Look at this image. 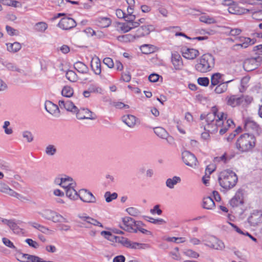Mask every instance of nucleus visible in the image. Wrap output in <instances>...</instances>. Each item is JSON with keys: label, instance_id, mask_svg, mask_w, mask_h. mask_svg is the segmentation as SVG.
I'll return each instance as SVG.
<instances>
[{"label": "nucleus", "instance_id": "obj_2", "mask_svg": "<svg viewBox=\"0 0 262 262\" xmlns=\"http://www.w3.org/2000/svg\"><path fill=\"white\" fill-rule=\"evenodd\" d=\"M255 144V137L252 134L245 133L237 138L235 146L237 150L243 153L251 151Z\"/></svg>", "mask_w": 262, "mask_h": 262}, {"label": "nucleus", "instance_id": "obj_62", "mask_svg": "<svg viewBox=\"0 0 262 262\" xmlns=\"http://www.w3.org/2000/svg\"><path fill=\"white\" fill-rule=\"evenodd\" d=\"M23 136L24 138L26 139L27 141L30 142L33 140V136L31 132L29 131H25L23 133Z\"/></svg>", "mask_w": 262, "mask_h": 262}, {"label": "nucleus", "instance_id": "obj_45", "mask_svg": "<svg viewBox=\"0 0 262 262\" xmlns=\"http://www.w3.org/2000/svg\"><path fill=\"white\" fill-rule=\"evenodd\" d=\"M48 28V25L45 22H39L35 24V29L38 32H43Z\"/></svg>", "mask_w": 262, "mask_h": 262}, {"label": "nucleus", "instance_id": "obj_43", "mask_svg": "<svg viewBox=\"0 0 262 262\" xmlns=\"http://www.w3.org/2000/svg\"><path fill=\"white\" fill-rule=\"evenodd\" d=\"M234 156V155H228L226 153H225L221 157H215L214 158L215 162H220V161H224V163L227 162Z\"/></svg>", "mask_w": 262, "mask_h": 262}, {"label": "nucleus", "instance_id": "obj_15", "mask_svg": "<svg viewBox=\"0 0 262 262\" xmlns=\"http://www.w3.org/2000/svg\"><path fill=\"white\" fill-rule=\"evenodd\" d=\"M79 198L83 202L94 203L96 202V198L93 194L86 189H81L79 192Z\"/></svg>", "mask_w": 262, "mask_h": 262}, {"label": "nucleus", "instance_id": "obj_7", "mask_svg": "<svg viewBox=\"0 0 262 262\" xmlns=\"http://www.w3.org/2000/svg\"><path fill=\"white\" fill-rule=\"evenodd\" d=\"M40 214L44 219L52 221L54 223L68 222L67 219L61 214L51 210H45L40 213Z\"/></svg>", "mask_w": 262, "mask_h": 262}, {"label": "nucleus", "instance_id": "obj_38", "mask_svg": "<svg viewBox=\"0 0 262 262\" xmlns=\"http://www.w3.org/2000/svg\"><path fill=\"white\" fill-rule=\"evenodd\" d=\"M7 49L9 52H17L21 48V46L20 43L17 42H15L13 43H7Z\"/></svg>", "mask_w": 262, "mask_h": 262}, {"label": "nucleus", "instance_id": "obj_30", "mask_svg": "<svg viewBox=\"0 0 262 262\" xmlns=\"http://www.w3.org/2000/svg\"><path fill=\"white\" fill-rule=\"evenodd\" d=\"M2 222L7 225L14 233H18L20 232V229L17 226L13 220L3 219Z\"/></svg>", "mask_w": 262, "mask_h": 262}, {"label": "nucleus", "instance_id": "obj_47", "mask_svg": "<svg viewBox=\"0 0 262 262\" xmlns=\"http://www.w3.org/2000/svg\"><path fill=\"white\" fill-rule=\"evenodd\" d=\"M164 239L168 242H173L176 243H183L186 241L185 237H165Z\"/></svg>", "mask_w": 262, "mask_h": 262}, {"label": "nucleus", "instance_id": "obj_56", "mask_svg": "<svg viewBox=\"0 0 262 262\" xmlns=\"http://www.w3.org/2000/svg\"><path fill=\"white\" fill-rule=\"evenodd\" d=\"M141 49L144 54H148L152 52L153 46L149 45H143L141 46Z\"/></svg>", "mask_w": 262, "mask_h": 262}, {"label": "nucleus", "instance_id": "obj_60", "mask_svg": "<svg viewBox=\"0 0 262 262\" xmlns=\"http://www.w3.org/2000/svg\"><path fill=\"white\" fill-rule=\"evenodd\" d=\"M252 17L253 19L262 20V10L252 12Z\"/></svg>", "mask_w": 262, "mask_h": 262}, {"label": "nucleus", "instance_id": "obj_48", "mask_svg": "<svg viewBox=\"0 0 262 262\" xmlns=\"http://www.w3.org/2000/svg\"><path fill=\"white\" fill-rule=\"evenodd\" d=\"M199 19L201 22L208 24H214L216 23L215 20L213 17H210L207 15L201 16Z\"/></svg>", "mask_w": 262, "mask_h": 262}, {"label": "nucleus", "instance_id": "obj_1", "mask_svg": "<svg viewBox=\"0 0 262 262\" xmlns=\"http://www.w3.org/2000/svg\"><path fill=\"white\" fill-rule=\"evenodd\" d=\"M227 117V114L223 112L219 113L216 106L212 107L211 112L206 115L204 130L210 132L211 134L216 133L218 127L223 125L224 120H226Z\"/></svg>", "mask_w": 262, "mask_h": 262}, {"label": "nucleus", "instance_id": "obj_12", "mask_svg": "<svg viewBox=\"0 0 262 262\" xmlns=\"http://www.w3.org/2000/svg\"><path fill=\"white\" fill-rule=\"evenodd\" d=\"M77 119L94 120L97 118L96 115L88 108H80L76 112Z\"/></svg>", "mask_w": 262, "mask_h": 262}, {"label": "nucleus", "instance_id": "obj_42", "mask_svg": "<svg viewBox=\"0 0 262 262\" xmlns=\"http://www.w3.org/2000/svg\"><path fill=\"white\" fill-rule=\"evenodd\" d=\"M73 90L69 86H64L61 91V94L66 97H70L73 95Z\"/></svg>", "mask_w": 262, "mask_h": 262}, {"label": "nucleus", "instance_id": "obj_39", "mask_svg": "<svg viewBox=\"0 0 262 262\" xmlns=\"http://www.w3.org/2000/svg\"><path fill=\"white\" fill-rule=\"evenodd\" d=\"M155 133L160 138L164 139L168 136L167 131L161 127H157L154 128Z\"/></svg>", "mask_w": 262, "mask_h": 262}, {"label": "nucleus", "instance_id": "obj_57", "mask_svg": "<svg viewBox=\"0 0 262 262\" xmlns=\"http://www.w3.org/2000/svg\"><path fill=\"white\" fill-rule=\"evenodd\" d=\"M127 212L130 215L137 216L140 214L139 210L134 207H129L126 209Z\"/></svg>", "mask_w": 262, "mask_h": 262}, {"label": "nucleus", "instance_id": "obj_51", "mask_svg": "<svg viewBox=\"0 0 262 262\" xmlns=\"http://www.w3.org/2000/svg\"><path fill=\"white\" fill-rule=\"evenodd\" d=\"M6 68L10 71H16L18 73H23V71L17 67L14 63L8 62L5 65Z\"/></svg>", "mask_w": 262, "mask_h": 262}, {"label": "nucleus", "instance_id": "obj_9", "mask_svg": "<svg viewBox=\"0 0 262 262\" xmlns=\"http://www.w3.org/2000/svg\"><path fill=\"white\" fill-rule=\"evenodd\" d=\"M203 242L205 246L215 250H222L225 248L224 243L214 236H209Z\"/></svg>", "mask_w": 262, "mask_h": 262}, {"label": "nucleus", "instance_id": "obj_55", "mask_svg": "<svg viewBox=\"0 0 262 262\" xmlns=\"http://www.w3.org/2000/svg\"><path fill=\"white\" fill-rule=\"evenodd\" d=\"M10 122L8 121H6L4 123V125L3 126V128L5 130V133L7 135H11L13 133L12 128L11 127H8L10 125Z\"/></svg>", "mask_w": 262, "mask_h": 262}, {"label": "nucleus", "instance_id": "obj_26", "mask_svg": "<svg viewBox=\"0 0 262 262\" xmlns=\"http://www.w3.org/2000/svg\"><path fill=\"white\" fill-rule=\"evenodd\" d=\"M91 66L92 69L96 74H100L101 72V62L100 59L98 57L95 56L92 57L91 60Z\"/></svg>", "mask_w": 262, "mask_h": 262}, {"label": "nucleus", "instance_id": "obj_10", "mask_svg": "<svg viewBox=\"0 0 262 262\" xmlns=\"http://www.w3.org/2000/svg\"><path fill=\"white\" fill-rule=\"evenodd\" d=\"M261 57L258 56L246 59L243 63V67L246 71H251L256 69L260 64Z\"/></svg>", "mask_w": 262, "mask_h": 262}, {"label": "nucleus", "instance_id": "obj_19", "mask_svg": "<svg viewBox=\"0 0 262 262\" xmlns=\"http://www.w3.org/2000/svg\"><path fill=\"white\" fill-rule=\"evenodd\" d=\"M58 25L63 30H69L75 27L76 23L75 20L72 18L64 17L60 20Z\"/></svg>", "mask_w": 262, "mask_h": 262}, {"label": "nucleus", "instance_id": "obj_32", "mask_svg": "<svg viewBox=\"0 0 262 262\" xmlns=\"http://www.w3.org/2000/svg\"><path fill=\"white\" fill-rule=\"evenodd\" d=\"M223 75L219 73L213 74L211 77V87L216 85L223 82H225L222 79Z\"/></svg>", "mask_w": 262, "mask_h": 262}, {"label": "nucleus", "instance_id": "obj_61", "mask_svg": "<svg viewBox=\"0 0 262 262\" xmlns=\"http://www.w3.org/2000/svg\"><path fill=\"white\" fill-rule=\"evenodd\" d=\"M103 63L106 65L109 68L114 67L115 63L112 58L109 57L104 58L103 59Z\"/></svg>", "mask_w": 262, "mask_h": 262}, {"label": "nucleus", "instance_id": "obj_33", "mask_svg": "<svg viewBox=\"0 0 262 262\" xmlns=\"http://www.w3.org/2000/svg\"><path fill=\"white\" fill-rule=\"evenodd\" d=\"M181 181V178L178 176H174L172 178H168L166 181V186L172 189L174 186L178 183H180Z\"/></svg>", "mask_w": 262, "mask_h": 262}, {"label": "nucleus", "instance_id": "obj_58", "mask_svg": "<svg viewBox=\"0 0 262 262\" xmlns=\"http://www.w3.org/2000/svg\"><path fill=\"white\" fill-rule=\"evenodd\" d=\"M184 254L187 256L191 257L193 258H197L199 257V254L191 249H188L184 251Z\"/></svg>", "mask_w": 262, "mask_h": 262}, {"label": "nucleus", "instance_id": "obj_50", "mask_svg": "<svg viewBox=\"0 0 262 262\" xmlns=\"http://www.w3.org/2000/svg\"><path fill=\"white\" fill-rule=\"evenodd\" d=\"M67 78L72 82H75L77 79L76 73L72 70H69L66 73Z\"/></svg>", "mask_w": 262, "mask_h": 262}, {"label": "nucleus", "instance_id": "obj_63", "mask_svg": "<svg viewBox=\"0 0 262 262\" xmlns=\"http://www.w3.org/2000/svg\"><path fill=\"white\" fill-rule=\"evenodd\" d=\"M91 93L101 94L102 90L101 88L95 85H91L89 88Z\"/></svg>", "mask_w": 262, "mask_h": 262}, {"label": "nucleus", "instance_id": "obj_31", "mask_svg": "<svg viewBox=\"0 0 262 262\" xmlns=\"http://www.w3.org/2000/svg\"><path fill=\"white\" fill-rule=\"evenodd\" d=\"M75 186H71L66 189V196L72 200H76L79 198V193L75 189Z\"/></svg>", "mask_w": 262, "mask_h": 262}, {"label": "nucleus", "instance_id": "obj_22", "mask_svg": "<svg viewBox=\"0 0 262 262\" xmlns=\"http://www.w3.org/2000/svg\"><path fill=\"white\" fill-rule=\"evenodd\" d=\"M59 105L54 104L50 101H46L45 103L46 110L55 117H59L60 110Z\"/></svg>", "mask_w": 262, "mask_h": 262}, {"label": "nucleus", "instance_id": "obj_29", "mask_svg": "<svg viewBox=\"0 0 262 262\" xmlns=\"http://www.w3.org/2000/svg\"><path fill=\"white\" fill-rule=\"evenodd\" d=\"M244 127L248 131L256 130L258 128V125L251 118H248L245 119Z\"/></svg>", "mask_w": 262, "mask_h": 262}, {"label": "nucleus", "instance_id": "obj_16", "mask_svg": "<svg viewBox=\"0 0 262 262\" xmlns=\"http://www.w3.org/2000/svg\"><path fill=\"white\" fill-rule=\"evenodd\" d=\"M137 28L134 34L136 39L148 35L154 30L152 25L142 26Z\"/></svg>", "mask_w": 262, "mask_h": 262}, {"label": "nucleus", "instance_id": "obj_5", "mask_svg": "<svg viewBox=\"0 0 262 262\" xmlns=\"http://www.w3.org/2000/svg\"><path fill=\"white\" fill-rule=\"evenodd\" d=\"M227 104L232 107H235L240 105H245L249 104L253 100L252 97L247 95H232L226 97Z\"/></svg>", "mask_w": 262, "mask_h": 262}, {"label": "nucleus", "instance_id": "obj_54", "mask_svg": "<svg viewBox=\"0 0 262 262\" xmlns=\"http://www.w3.org/2000/svg\"><path fill=\"white\" fill-rule=\"evenodd\" d=\"M146 218H147V221L155 224L163 225L166 223V221L162 219H154L149 216H147Z\"/></svg>", "mask_w": 262, "mask_h": 262}, {"label": "nucleus", "instance_id": "obj_21", "mask_svg": "<svg viewBox=\"0 0 262 262\" xmlns=\"http://www.w3.org/2000/svg\"><path fill=\"white\" fill-rule=\"evenodd\" d=\"M58 105L61 109H65L67 111L76 113L77 107L73 103L67 99H62L58 101Z\"/></svg>", "mask_w": 262, "mask_h": 262}, {"label": "nucleus", "instance_id": "obj_17", "mask_svg": "<svg viewBox=\"0 0 262 262\" xmlns=\"http://www.w3.org/2000/svg\"><path fill=\"white\" fill-rule=\"evenodd\" d=\"M80 218L83 222L81 224L85 228H91L92 225L103 227V225L100 222L92 217L88 216H81Z\"/></svg>", "mask_w": 262, "mask_h": 262}, {"label": "nucleus", "instance_id": "obj_36", "mask_svg": "<svg viewBox=\"0 0 262 262\" xmlns=\"http://www.w3.org/2000/svg\"><path fill=\"white\" fill-rule=\"evenodd\" d=\"M203 206L206 209H212L214 207L215 203L211 197L207 196L204 198Z\"/></svg>", "mask_w": 262, "mask_h": 262}, {"label": "nucleus", "instance_id": "obj_3", "mask_svg": "<svg viewBox=\"0 0 262 262\" xmlns=\"http://www.w3.org/2000/svg\"><path fill=\"white\" fill-rule=\"evenodd\" d=\"M238 177L232 170L227 169L221 171L218 177V181L222 188L229 190L237 184Z\"/></svg>", "mask_w": 262, "mask_h": 262}, {"label": "nucleus", "instance_id": "obj_44", "mask_svg": "<svg viewBox=\"0 0 262 262\" xmlns=\"http://www.w3.org/2000/svg\"><path fill=\"white\" fill-rule=\"evenodd\" d=\"M57 151L56 147L52 144L48 145L45 149V153L49 156H54Z\"/></svg>", "mask_w": 262, "mask_h": 262}, {"label": "nucleus", "instance_id": "obj_49", "mask_svg": "<svg viewBox=\"0 0 262 262\" xmlns=\"http://www.w3.org/2000/svg\"><path fill=\"white\" fill-rule=\"evenodd\" d=\"M118 196V194L116 192H114L113 193H111L109 191H107L104 194V198L105 199V201L106 202H111L114 200H115L117 199Z\"/></svg>", "mask_w": 262, "mask_h": 262}, {"label": "nucleus", "instance_id": "obj_35", "mask_svg": "<svg viewBox=\"0 0 262 262\" xmlns=\"http://www.w3.org/2000/svg\"><path fill=\"white\" fill-rule=\"evenodd\" d=\"M74 66L75 69L79 73L84 74L89 72L88 67L82 62L77 61L75 63Z\"/></svg>", "mask_w": 262, "mask_h": 262}, {"label": "nucleus", "instance_id": "obj_8", "mask_svg": "<svg viewBox=\"0 0 262 262\" xmlns=\"http://www.w3.org/2000/svg\"><path fill=\"white\" fill-rule=\"evenodd\" d=\"M236 39L239 42L238 43L234 45L232 47V50L237 51L240 49H246L249 46H252L255 43L256 40L254 38L240 36L237 37Z\"/></svg>", "mask_w": 262, "mask_h": 262}, {"label": "nucleus", "instance_id": "obj_64", "mask_svg": "<svg viewBox=\"0 0 262 262\" xmlns=\"http://www.w3.org/2000/svg\"><path fill=\"white\" fill-rule=\"evenodd\" d=\"M25 242L30 246L34 248H37L39 247V244L35 241L30 238H27Z\"/></svg>", "mask_w": 262, "mask_h": 262}, {"label": "nucleus", "instance_id": "obj_52", "mask_svg": "<svg viewBox=\"0 0 262 262\" xmlns=\"http://www.w3.org/2000/svg\"><path fill=\"white\" fill-rule=\"evenodd\" d=\"M2 241L4 244L7 247L15 250L17 252H19V250L16 248L12 242H11L9 239L4 237L2 238Z\"/></svg>", "mask_w": 262, "mask_h": 262}, {"label": "nucleus", "instance_id": "obj_27", "mask_svg": "<svg viewBox=\"0 0 262 262\" xmlns=\"http://www.w3.org/2000/svg\"><path fill=\"white\" fill-rule=\"evenodd\" d=\"M76 183L72 178L69 176H64L61 178L60 186L64 189L71 187V186H76Z\"/></svg>", "mask_w": 262, "mask_h": 262}, {"label": "nucleus", "instance_id": "obj_46", "mask_svg": "<svg viewBox=\"0 0 262 262\" xmlns=\"http://www.w3.org/2000/svg\"><path fill=\"white\" fill-rule=\"evenodd\" d=\"M101 235L106 239L115 242L117 236L113 235L111 232L106 231H102L101 232Z\"/></svg>", "mask_w": 262, "mask_h": 262}, {"label": "nucleus", "instance_id": "obj_40", "mask_svg": "<svg viewBox=\"0 0 262 262\" xmlns=\"http://www.w3.org/2000/svg\"><path fill=\"white\" fill-rule=\"evenodd\" d=\"M29 224L33 228L38 230L40 232L47 234L50 230L45 226H43L36 222H30Z\"/></svg>", "mask_w": 262, "mask_h": 262}, {"label": "nucleus", "instance_id": "obj_4", "mask_svg": "<svg viewBox=\"0 0 262 262\" xmlns=\"http://www.w3.org/2000/svg\"><path fill=\"white\" fill-rule=\"evenodd\" d=\"M215 59L211 54H204L197 60L195 69L198 72L206 73L210 71L214 66Z\"/></svg>", "mask_w": 262, "mask_h": 262}, {"label": "nucleus", "instance_id": "obj_11", "mask_svg": "<svg viewBox=\"0 0 262 262\" xmlns=\"http://www.w3.org/2000/svg\"><path fill=\"white\" fill-rule=\"evenodd\" d=\"M182 159L185 164L189 166L194 167L197 165L196 158L188 151H184L182 152Z\"/></svg>", "mask_w": 262, "mask_h": 262}, {"label": "nucleus", "instance_id": "obj_37", "mask_svg": "<svg viewBox=\"0 0 262 262\" xmlns=\"http://www.w3.org/2000/svg\"><path fill=\"white\" fill-rule=\"evenodd\" d=\"M232 80H229L227 81L223 82L221 83L217 84L214 89L215 93L219 94L226 91L228 88L227 83H229Z\"/></svg>", "mask_w": 262, "mask_h": 262}, {"label": "nucleus", "instance_id": "obj_53", "mask_svg": "<svg viewBox=\"0 0 262 262\" xmlns=\"http://www.w3.org/2000/svg\"><path fill=\"white\" fill-rule=\"evenodd\" d=\"M99 22L101 27H108L111 24V20L107 17H102L99 19Z\"/></svg>", "mask_w": 262, "mask_h": 262}, {"label": "nucleus", "instance_id": "obj_18", "mask_svg": "<svg viewBox=\"0 0 262 262\" xmlns=\"http://www.w3.org/2000/svg\"><path fill=\"white\" fill-rule=\"evenodd\" d=\"M181 53L184 58L189 60L195 59L199 55V51L198 50L187 47H183L181 49Z\"/></svg>", "mask_w": 262, "mask_h": 262}, {"label": "nucleus", "instance_id": "obj_25", "mask_svg": "<svg viewBox=\"0 0 262 262\" xmlns=\"http://www.w3.org/2000/svg\"><path fill=\"white\" fill-rule=\"evenodd\" d=\"M123 225L120 227L126 231H131L135 227V221L132 217H125L122 219Z\"/></svg>", "mask_w": 262, "mask_h": 262}, {"label": "nucleus", "instance_id": "obj_59", "mask_svg": "<svg viewBox=\"0 0 262 262\" xmlns=\"http://www.w3.org/2000/svg\"><path fill=\"white\" fill-rule=\"evenodd\" d=\"M198 83L202 86H207L209 83V80L207 77H200L198 79Z\"/></svg>", "mask_w": 262, "mask_h": 262}, {"label": "nucleus", "instance_id": "obj_23", "mask_svg": "<svg viewBox=\"0 0 262 262\" xmlns=\"http://www.w3.org/2000/svg\"><path fill=\"white\" fill-rule=\"evenodd\" d=\"M171 61L174 70L181 71L183 70V63L181 56L176 53H172Z\"/></svg>", "mask_w": 262, "mask_h": 262}, {"label": "nucleus", "instance_id": "obj_24", "mask_svg": "<svg viewBox=\"0 0 262 262\" xmlns=\"http://www.w3.org/2000/svg\"><path fill=\"white\" fill-rule=\"evenodd\" d=\"M21 255L20 257H17V259L21 262H43L41 260V258L35 255H30L28 254H22L19 252Z\"/></svg>", "mask_w": 262, "mask_h": 262}, {"label": "nucleus", "instance_id": "obj_28", "mask_svg": "<svg viewBox=\"0 0 262 262\" xmlns=\"http://www.w3.org/2000/svg\"><path fill=\"white\" fill-rule=\"evenodd\" d=\"M119 28L123 32L126 33L130 30L139 27V23H125L119 24Z\"/></svg>", "mask_w": 262, "mask_h": 262}, {"label": "nucleus", "instance_id": "obj_14", "mask_svg": "<svg viewBox=\"0 0 262 262\" xmlns=\"http://www.w3.org/2000/svg\"><path fill=\"white\" fill-rule=\"evenodd\" d=\"M248 222L252 226H256L262 223V212L258 210H254L248 217Z\"/></svg>", "mask_w": 262, "mask_h": 262}, {"label": "nucleus", "instance_id": "obj_20", "mask_svg": "<svg viewBox=\"0 0 262 262\" xmlns=\"http://www.w3.org/2000/svg\"><path fill=\"white\" fill-rule=\"evenodd\" d=\"M244 203V192L242 189H238L235 195L230 200V204L233 207H237Z\"/></svg>", "mask_w": 262, "mask_h": 262}, {"label": "nucleus", "instance_id": "obj_13", "mask_svg": "<svg viewBox=\"0 0 262 262\" xmlns=\"http://www.w3.org/2000/svg\"><path fill=\"white\" fill-rule=\"evenodd\" d=\"M0 192L18 199L23 198V196L20 194L16 192L8 185L2 182H0Z\"/></svg>", "mask_w": 262, "mask_h": 262}, {"label": "nucleus", "instance_id": "obj_6", "mask_svg": "<svg viewBox=\"0 0 262 262\" xmlns=\"http://www.w3.org/2000/svg\"><path fill=\"white\" fill-rule=\"evenodd\" d=\"M115 242L121 244L123 246L127 248L132 249H145L148 247L146 244L133 242L129 240L128 238L122 236H117Z\"/></svg>", "mask_w": 262, "mask_h": 262}, {"label": "nucleus", "instance_id": "obj_41", "mask_svg": "<svg viewBox=\"0 0 262 262\" xmlns=\"http://www.w3.org/2000/svg\"><path fill=\"white\" fill-rule=\"evenodd\" d=\"M118 39L123 42L133 41L136 39L134 34H128L118 36Z\"/></svg>", "mask_w": 262, "mask_h": 262}, {"label": "nucleus", "instance_id": "obj_34", "mask_svg": "<svg viewBox=\"0 0 262 262\" xmlns=\"http://www.w3.org/2000/svg\"><path fill=\"white\" fill-rule=\"evenodd\" d=\"M122 121L128 126L133 127L136 124V117L132 115H127L122 117Z\"/></svg>", "mask_w": 262, "mask_h": 262}]
</instances>
